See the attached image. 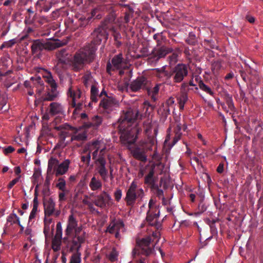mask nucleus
I'll list each match as a JSON object with an SVG mask.
<instances>
[{
    "instance_id": "obj_1",
    "label": "nucleus",
    "mask_w": 263,
    "mask_h": 263,
    "mask_svg": "<svg viewBox=\"0 0 263 263\" xmlns=\"http://www.w3.org/2000/svg\"><path fill=\"white\" fill-rule=\"evenodd\" d=\"M138 111L128 109L123 111L118 120V128L120 133V139L123 144L128 149L132 148L137 139L138 129L135 120L137 117Z\"/></svg>"
},
{
    "instance_id": "obj_2",
    "label": "nucleus",
    "mask_w": 263,
    "mask_h": 263,
    "mask_svg": "<svg viewBox=\"0 0 263 263\" xmlns=\"http://www.w3.org/2000/svg\"><path fill=\"white\" fill-rule=\"evenodd\" d=\"M73 232H74V236L72 240L68 242V246L70 250L80 249L82 244L85 242L86 234L83 230L82 227H78V221L72 214L68 218L65 234L69 236Z\"/></svg>"
},
{
    "instance_id": "obj_3",
    "label": "nucleus",
    "mask_w": 263,
    "mask_h": 263,
    "mask_svg": "<svg viewBox=\"0 0 263 263\" xmlns=\"http://www.w3.org/2000/svg\"><path fill=\"white\" fill-rule=\"evenodd\" d=\"M97 50L95 45L89 44L79 50L74 54L72 61V67L75 71H78L83 67L87 62H90L94 59Z\"/></svg>"
},
{
    "instance_id": "obj_4",
    "label": "nucleus",
    "mask_w": 263,
    "mask_h": 263,
    "mask_svg": "<svg viewBox=\"0 0 263 263\" xmlns=\"http://www.w3.org/2000/svg\"><path fill=\"white\" fill-rule=\"evenodd\" d=\"M151 237L147 236L137 241V246L134 248L132 252V257L133 259L136 258L140 254L148 256L153 250V246H151Z\"/></svg>"
},
{
    "instance_id": "obj_5",
    "label": "nucleus",
    "mask_w": 263,
    "mask_h": 263,
    "mask_svg": "<svg viewBox=\"0 0 263 263\" xmlns=\"http://www.w3.org/2000/svg\"><path fill=\"white\" fill-rule=\"evenodd\" d=\"M70 164V161L69 159H65L60 163L57 158L51 157L48 160L47 172L51 173L53 170L56 176L64 175L68 171Z\"/></svg>"
},
{
    "instance_id": "obj_6",
    "label": "nucleus",
    "mask_w": 263,
    "mask_h": 263,
    "mask_svg": "<svg viewBox=\"0 0 263 263\" xmlns=\"http://www.w3.org/2000/svg\"><path fill=\"white\" fill-rule=\"evenodd\" d=\"M107 141L104 139L95 140L88 142L86 145L87 150L92 153V159L96 160L101 156L104 157L107 148Z\"/></svg>"
},
{
    "instance_id": "obj_7",
    "label": "nucleus",
    "mask_w": 263,
    "mask_h": 263,
    "mask_svg": "<svg viewBox=\"0 0 263 263\" xmlns=\"http://www.w3.org/2000/svg\"><path fill=\"white\" fill-rule=\"evenodd\" d=\"M67 95L72 99L71 106L75 108L73 114L79 110L85 101V95L78 87L71 86L69 88Z\"/></svg>"
},
{
    "instance_id": "obj_8",
    "label": "nucleus",
    "mask_w": 263,
    "mask_h": 263,
    "mask_svg": "<svg viewBox=\"0 0 263 263\" xmlns=\"http://www.w3.org/2000/svg\"><path fill=\"white\" fill-rule=\"evenodd\" d=\"M144 196V190L142 188L138 189L136 182L133 181L126 191L124 200L127 205L133 206L136 202L137 197L142 199Z\"/></svg>"
},
{
    "instance_id": "obj_9",
    "label": "nucleus",
    "mask_w": 263,
    "mask_h": 263,
    "mask_svg": "<svg viewBox=\"0 0 263 263\" xmlns=\"http://www.w3.org/2000/svg\"><path fill=\"white\" fill-rule=\"evenodd\" d=\"M164 73L167 78L172 77L175 83H180L187 76L188 67L185 64H178L174 67L171 73L170 74L166 71H164Z\"/></svg>"
},
{
    "instance_id": "obj_10",
    "label": "nucleus",
    "mask_w": 263,
    "mask_h": 263,
    "mask_svg": "<svg viewBox=\"0 0 263 263\" xmlns=\"http://www.w3.org/2000/svg\"><path fill=\"white\" fill-rule=\"evenodd\" d=\"M95 197L96 199L94 200L93 203L95 205L101 209H104L109 208L114 203L111 196L105 191H102Z\"/></svg>"
},
{
    "instance_id": "obj_11",
    "label": "nucleus",
    "mask_w": 263,
    "mask_h": 263,
    "mask_svg": "<svg viewBox=\"0 0 263 263\" xmlns=\"http://www.w3.org/2000/svg\"><path fill=\"white\" fill-rule=\"evenodd\" d=\"M103 95L105 96L100 103L101 110L105 113L109 114L113 111L117 105V101L113 98L108 97L105 91L103 90L100 94V97Z\"/></svg>"
},
{
    "instance_id": "obj_12",
    "label": "nucleus",
    "mask_w": 263,
    "mask_h": 263,
    "mask_svg": "<svg viewBox=\"0 0 263 263\" xmlns=\"http://www.w3.org/2000/svg\"><path fill=\"white\" fill-rule=\"evenodd\" d=\"M125 231L124 224L121 219H114L107 227L106 232L114 234L117 239L121 237V233Z\"/></svg>"
},
{
    "instance_id": "obj_13",
    "label": "nucleus",
    "mask_w": 263,
    "mask_h": 263,
    "mask_svg": "<svg viewBox=\"0 0 263 263\" xmlns=\"http://www.w3.org/2000/svg\"><path fill=\"white\" fill-rule=\"evenodd\" d=\"M149 210L147 213L146 220L150 224L153 225L157 221L159 215V207L156 205V201L153 199H150L148 203Z\"/></svg>"
},
{
    "instance_id": "obj_14",
    "label": "nucleus",
    "mask_w": 263,
    "mask_h": 263,
    "mask_svg": "<svg viewBox=\"0 0 263 263\" xmlns=\"http://www.w3.org/2000/svg\"><path fill=\"white\" fill-rule=\"evenodd\" d=\"M65 43L58 40V41L55 42V46L49 47L48 45L50 44V42H48L47 44H44L40 40H37L33 42L31 46V50L32 53L35 54L37 53L38 52L42 51L45 49L48 48V49H53L56 47H60L65 45Z\"/></svg>"
},
{
    "instance_id": "obj_15",
    "label": "nucleus",
    "mask_w": 263,
    "mask_h": 263,
    "mask_svg": "<svg viewBox=\"0 0 263 263\" xmlns=\"http://www.w3.org/2000/svg\"><path fill=\"white\" fill-rule=\"evenodd\" d=\"M123 65V57L122 54L115 55L111 60V62L107 63L106 70L108 74H111V71L120 69Z\"/></svg>"
},
{
    "instance_id": "obj_16",
    "label": "nucleus",
    "mask_w": 263,
    "mask_h": 263,
    "mask_svg": "<svg viewBox=\"0 0 263 263\" xmlns=\"http://www.w3.org/2000/svg\"><path fill=\"white\" fill-rule=\"evenodd\" d=\"M98 166V171L104 181L108 180V171L106 168V161L104 157L101 156L95 160Z\"/></svg>"
},
{
    "instance_id": "obj_17",
    "label": "nucleus",
    "mask_w": 263,
    "mask_h": 263,
    "mask_svg": "<svg viewBox=\"0 0 263 263\" xmlns=\"http://www.w3.org/2000/svg\"><path fill=\"white\" fill-rule=\"evenodd\" d=\"M94 37L93 44H100L103 40L106 41L108 39V33L106 29L102 26H100L95 30L92 33Z\"/></svg>"
},
{
    "instance_id": "obj_18",
    "label": "nucleus",
    "mask_w": 263,
    "mask_h": 263,
    "mask_svg": "<svg viewBox=\"0 0 263 263\" xmlns=\"http://www.w3.org/2000/svg\"><path fill=\"white\" fill-rule=\"evenodd\" d=\"M147 83V79L145 77L143 76L139 77L131 82L129 88L133 91H138L141 89H144Z\"/></svg>"
},
{
    "instance_id": "obj_19",
    "label": "nucleus",
    "mask_w": 263,
    "mask_h": 263,
    "mask_svg": "<svg viewBox=\"0 0 263 263\" xmlns=\"http://www.w3.org/2000/svg\"><path fill=\"white\" fill-rule=\"evenodd\" d=\"M173 49L171 47L162 46H160L158 44L153 50V53L157 60L164 57L166 54L172 52Z\"/></svg>"
},
{
    "instance_id": "obj_20",
    "label": "nucleus",
    "mask_w": 263,
    "mask_h": 263,
    "mask_svg": "<svg viewBox=\"0 0 263 263\" xmlns=\"http://www.w3.org/2000/svg\"><path fill=\"white\" fill-rule=\"evenodd\" d=\"M145 149H151V145L149 147H144L143 149L139 147H136L131 151V153L136 159L143 162H145L147 160V157L145 154Z\"/></svg>"
},
{
    "instance_id": "obj_21",
    "label": "nucleus",
    "mask_w": 263,
    "mask_h": 263,
    "mask_svg": "<svg viewBox=\"0 0 263 263\" xmlns=\"http://www.w3.org/2000/svg\"><path fill=\"white\" fill-rule=\"evenodd\" d=\"M45 217H50L55 212V203L52 198H50L44 203Z\"/></svg>"
},
{
    "instance_id": "obj_22",
    "label": "nucleus",
    "mask_w": 263,
    "mask_h": 263,
    "mask_svg": "<svg viewBox=\"0 0 263 263\" xmlns=\"http://www.w3.org/2000/svg\"><path fill=\"white\" fill-rule=\"evenodd\" d=\"M69 125L67 124H62L55 127V129L60 132L59 135L60 140L63 143L64 145H66V143H65L66 138L69 135Z\"/></svg>"
},
{
    "instance_id": "obj_23",
    "label": "nucleus",
    "mask_w": 263,
    "mask_h": 263,
    "mask_svg": "<svg viewBox=\"0 0 263 263\" xmlns=\"http://www.w3.org/2000/svg\"><path fill=\"white\" fill-rule=\"evenodd\" d=\"M40 69L43 70V77L45 79V81L48 83V87L55 89V88L57 87V85L52 76L51 73L44 69Z\"/></svg>"
},
{
    "instance_id": "obj_24",
    "label": "nucleus",
    "mask_w": 263,
    "mask_h": 263,
    "mask_svg": "<svg viewBox=\"0 0 263 263\" xmlns=\"http://www.w3.org/2000/svg\"><path fill=\"white\" fill-rule=\"evenodd\" d=\"M50 113L52 115H61L64 112V108L61 103L52 102L50 104Z\"/></svg>"
},
{
    "instance_id": "obj_25",
    "label": "nucleus",
    "mask_w": 263,
    "mask_h": 263,
    "mask_svg": "<svg viewBox=\"0 0 263 263\" xmlns=\"http://www.w3.org/2000/svg\"><path fill=\"white\" fill-rule=\"evenodd\" d=\"M56 56L59 62L61 63L65 64L68 61L69 54L65 49L59 50L57 53Z\"/></svg>"
},
{
    "instance_id": "obj_26",
    "label": "nucleus",
    "mask_w": 263,
    "mask_h": 263,
    "mask_svg": "<svg viewBox=\"0 0 263 263\" xmlns=\"http://www.w3.org/2000/svg\"><path fill=\"white\" fill-rule=\"evenodd\" d=\"M102 123L101 117L96 115L91 118V121L86 123L85 126L87 127L97 128Z\"/></svg>"
},
{
    "instance_id": "obj_27",
    "label": "nucleus",
    "mask_w": 263,
    "mask_h": 263,
    "mask_svg": "<svg viewBox=\"0 0 263 263\" xmlns=\"http://www.w3.org/2000/svg\"><path fill=\"white\" fill-rule=\"evenodd\" d=\"M89 186L92 191H99L102 189V183L100 179L93 176L89 182Z\"/></svg>"
},
{
    "instance_id": "obj_28",
    "label": "nucleus",
    "mask_w": 263,
    "mask_h": 263,
    "mask_svg": "<svg viewBox=\"0 0 263 263\" xmlns=\"http://www.w3.org/2000/svg\"><path fill=\"white\" fill-rule=\"evenodd\" d=\"M57 96L58 91L57 88H55V89H53L50 87V88H48V91L41 96V98L44 101H52Z\"/></svg>"
},
{
    "instance_id": "obj_29",
    "label": "nucleus",
    "mask_w": 263,
    "mask_h": 263,
    "mask_svg": "<svg viewBox=\"0 0 263 263\" xmlns=\"http://www.w3.org/2000/svg\"><path fill=\"white\" fill-rule=\"evenodd\" d=\"M159 84H157L154 87L147 89V93L148 96L154 101H155L157 100V95L159 91Z\"/></svg>"
},
{
    "instance_id": "obj_30",
    "label": "nucleus",
    "mask_w": 263,
    "mask_h": 263,
    "mask_svg": "<svg viewBox=\"0 0 263 263\" xmlns=\"http://www.w3.org/2000/svg\"><path fill=\"white\" fill-rule=\"evenodd\" d=\"M251 78L250 81L252 85H257L261 81V78L256 70H251L250 71Z\"/></svg>"
},
{
    "instance_id": "obj_31",
    "label": "nucleus",
    "mask_w": 263,
    "mask_h": 263,
    "mask_svg": "<svg viewBox=\"0 0 263 263\" xmlns=\"http://www.w3.org/2000/svg\"><path fill=\"white\" fill-rule=\"evenodd\" d=\"M35 82L36 84L35 85V86L36 88V92L39 95H42L45 89L43 82L42 81L40 77H36Z\"/></svg>"
},
{
    "instance_id": "obj_32",
    "label": "nucleus",
    "mask_w": 263,
    "mask_h": 263,
    "mask_svg": "<svg viewBox=\"0 0 263 263\" xmlns=\"http://www.w3.org/2000/svg\"><path fill=\"white\" fill-rule=\"evenodd\" d=\"M74 250H76V252L71 255L69 263H81V254L79 249H74L72 251Z\"/></svg>"
},
{
    "instance_id": "obj_33",
    "label": "nucleus",
    "mask_w": 263,
    "mask_h": 263,
    "mask_svg": "<svg viewBox=\"0 0 263 263\" xmlns=\"http://www.w3.org/2000/svg\"><path fill=\"white\" fill-rule=\"evenodd\" d=\"M221 68V64L219 61H214L211 65V70L214 76H217Z\"/></svg>"
},
{
    "instance_id": "obj_34",
    "label": "nucleus",
    "mask_w": 263,
    "mask_h": 263,
    "mask_svg": "<svg viewBox=\"0 0 263 263\" xmlns=\"http://www.w3.org/2000/svg\"><path fill=\"white\" fill-rule=\"evenodd\" d=\"M7 223L13 225L15 223L20 224V218L15 213L10 214L7 218Z\"/></svg>"
},
{
    "instance_id": "obj_35",
    "label": "nucleus",
    "mask_w": 263,
    "mask_h": 263,
    "mask_svg": "<svg viewBox=\"0 0 263 263\" xmlns=\"http://www.w3.org/2000/svg\"><path fill=\"white\" fill-rule=\"evenodd\" d=\"M199 87L202 91L206 93L213 96L214 94V92L212 90L211 88L208 85L205 84L202 81H200L199 82Z\"/></svg>"
},
{
    "instance_id": "obj_36",
    "label": "nucleus",
    "mask_w": 263,
    "mask_h": 263,
    "mask_svg": "<svg viewBox=\"0 0 263 263\" xmlns=\"http://www.w3.org/2000/svg\"><path fill=\"white\" fill-rule=\"evenodd\" d=\"M179 108L181 110H183L185 103L187 100V96L185 93H181L177 98Z\"/></svg>"
},
{
    "instance_id": "obj_37",
    "label": "nucleus",
    "mask_w": 263,
    "mask_h": 263,
    "mask_svg": "<svg viewBox=\"0 0 263 263\" xmlns=\"http://www.w3.org/2000/svg\"><path fill=\"white\" fill-rule=\"evenodd\" d=\"M66 181L63 178L58 179V183L56 184V187L61 191H67L68 190L66 189Z\"/></svg>"
},
{
    "instance_id": "obj_38",
    "label": "nucleus",
    "mask_w": 263,
    "mask_h": 263,
    "mask_svg": "<svg viewBox=\"0 0 263 263\" xmlns=\"http://www.w3.org/2000/svg\"><path fill=\"white\" fill-rule=\"evenodd\" d=\"M225 101L229 108V110H230L231 111H233L234 110L235 107L233 103L232 97L230 96L229 95H228L226 96Z\"/></svg>"
},
{
    "instance_id": "obj_39",
    "label": "nucleus",
    "mask_w": 263,
    "mask_h": 263,
    "mask_svg": "<svg viewBox=\"0 0 263 263\" xmlns=\"http://www.w3.org/2000/svg\"><path fill=\"white\" fill-rule=\"evenodd\" d=\"M36 77H32L30 80H26L24 82V86L27 90L32 88L36 84L35 79Z\"/></svg>"
},
{
    "instance_id": "obj_40",
    "label": "nucleus",
    "mask_w": 263,
    "mask_h": 263,
    "mask_svg": "<svg viewBox=\"0 0 263 263\" xmlns=\"http://www.w3.org/2000/svg\"><path fill=\"white\" fill-rule=\"evenodd\" d=\"M154 171L152 170L149 171L148 174L145 176L144 182L145 184H152L154 182L153 176Z\"/></svg>"
},
{
    "instance_id": "obj_41",
    "label": "nucleus",
    "mask_w": 263,
    "mask_h": 263,
    "mask_svg": "<svg viewBox=\"0 0 263 263\" xmlns=\"http://www.w3.org/2000/svg\"><path fill=\"white\" fill-rule=\"evenodd\" d=\"M7 102V96L6 93L0 92V110L3 109Z\"/></svg>"
},
{
    "instance_id": "obj_42",
    "label": "nucleus",
    "mask_w": 263,
    "mask_h": 263,
    "mask_svg": "<svg viewBox=\"0 0 263 263\" xmlns=\"http://www.w3.org/2000/svg\"><path fill=\"white\" fill-rule=\"evenodd\" d=\"M118 252L114 248L109 253L108 257L110 261H115L118 259Z\"/></svg>"
},
{
    "instance_id": "obj_43",
    "label": "nucleus",
    "mask_w": 263,
    "mask_h": 263,
    "mask_svg": "<svg viewBox=\"0 0 263 263\" xmlns=\"http://www.w3.org/2000/svg\"><path fill=\"white\" fill-rule=\"evenodd\" d=\"M112 31L113 32L112 35L114 36L115 41L117 42V44L118 45H121V42L119 41V40L121 38L120 33L116 31L114 28L112 29Z\"/></svg>"
},
{
    "instance_id": "obj_44",
    "label": "nucleus",
    "mask_w": 263,
    "mask_h": 263,
    "mask_svg": "<svg viewBox=\"0 0 263 263\" xmlns=\"http://www.w3.org/2000/svg\"><path fill=\"white\" fill-rule=\"evenodd\" d=\"M181 136V132L175 133V137H174L172 143L170 146L171 148H172L178 142V141L180 139Z\"/></svg>"
},
{
    "instance_id": "obj_45",
    "label": "nucleus",
    "mask_w": 263,
    "mask_h": 263,
    "mask_svg": "<svg viewBox=\"0 0 263 263\" xmlns=\"http://www.w3.org/2000/svg\"><path fill=\"white\" fill-rule=\"evenodd\" d=\"M86 138V136L85 133H79L71 138V141L77 140H83Z\"/></svg>"
},
{
    "instance_id": "obj_46",
    "label": "nucleus",
    "mask_w": 263,
    "mask_h": 263,
    "mask_svg": "<svg viewBox=\"0 0 263 263\" xmlns=\"http://www.w3.org/2000/svg\"><path fill=\"white\" fill-rule=\"evenodd\" d=\"M186 42L191 45L195 44L197 41L196 35L193 33H190L189 36L186 40Z\"/></svg>"
},
{
    "instance_id": "obj_47",
    "label": "nucleus",
    "mask_w": 263,
    "mask_h": 263,
    "mask_svg": "<svg viewBox=\"0 0 263 263\" xmlns=\"http://www.w3.org/2000/svg\"><path fill=\"white\" fill-rule=\"evenodd\" d=\"M122 196V190L120 189H118L116 190V191L114 193V197L115 200L119 202Z\"/></svg>"
},
{
    "instance_id": "obj_48",
    "label": "nucleus",
    "mask_w": 263,
    "mask_h": 263,
    "mask_svg": "<svg viewBox=\"0 0 263 263\" xmlns=\"http://www.w3.org/2000/svg\"><path fill=\"white\" fill-rule=\"evenodd\" d=\"M50 224L48 223L47 217L44 218V233L45 235L49 234L50 231Z\"/></svg>"
},
{
    "instance_id": "obj_49",
    "label": "nucleus",
    "mask_w": 263,
    "mask_h": 263,
    "mask_svg": "<svg viewBox=\"0 0 263 263\" xmlns=\"http://www.w3.org/2000/svg\"><path fill=\"white\" fill-rule=\"evenodd\" d=\"M37 212V208L32 207V210L30 213V215L29 217V222L31 221L32 219L35 218Z\"/></svg>"
},
{
    "instance_id": "obj_50",
    "label": "nucleus",
    "mask_w": 263,
    "mask_h": 263,
    "mask_svg": "<svg viewBox=\"0 0 263 263\" xmlns=\"http://www.w3.org/2000/svg\"><path fill=\"white\" fill-rule=\"evenodd\" d=\"M90 159H91V155H90V152H89L86 156H82L81 157L82 161L87 163V164H89Z\"/></svg>"
},
{
    "instance_id": "obj_51",
    "label": "nucleus",
    "mask_w": 263,
    "mask_h": 263,
    "mask_svg": "<svg viewBox=\"0 0 263 263\" xmlns=\"http://www.w3.org/2000/svg\"><path fill=\"white\" fill-rule=\"evenodd\" d=\"M68 193V190L67 191H61L59 193V200L60 202L66 200V195Z\"/></svg>"
},
{
    "instance_id": "obj_52",
    "label": "nucleus",
    "mask_w": 263,
    "mask_h": 263,
    "mask_svg": "<svg viewBox=\"0 0 263 263\" xmlns=\"http://www.w3.org/2000/svg\"><path fill=\"white\" fill-rule=\"evenodd\" d=\"M178 53L176 52H174L170 56V63L171 64H174L177 61Z\"/></svg>"
},
{
    "instance_id": "obj_53",
    "label": "nucleus",
    "mask_w": 263,
    "mask_h": 263,
    "mask_svg": "<svg viewBox=\"0 0 263 263\" xmlns=\"http://www.w3.org/2000/svg\"><path fill=\"white\" fill-rule=\"evenodd\" d=\"M21 176L19 175L18 177L13 179L9 183L8 185V187L9 189H11L17 182H18L20 179Z\"/></svg>"
},
{
    "instance_id": "obj_54",
    "label": "nucleus",
    "mask_w": 263,
    "mask_h": 263,
    "mask_svg": "<svg viewBox=\"0 0 263 263\" xmlns=\"http://www.w3.org/2000/svg\"><path fill=\"white\" fill-rule=\"evenodd\" d=\"M88 203V207L90 211L92 212H96L97 214H99L100 212L98 211V209H97L93 205V203L91 202L90 203Z\"/></svg>"
},
{
    "instance_id": "obj_55",
    "label": "nucleus",
    "mask_w": 263,
    "mask_h": 263,
    "mask_svg": "<svg viewBox=\"0 0 263 263\" xmlns=\"http://www.w3.org/2000/svg\"><path fill=\"white\" fill-rule=\"evenodd\" d=\"M15 149L11 146H9L4 149V153L5 155L14 152Z\"/></svg>"
},
{
    "instance_id": "obj_56",
    "label": "nucleus",
    "mask_w": 263,
    "mask_h": 263,
    "mask_svg": "<svg viewBox=\"0 0 263 263\" xmlns=\"http://www.w3.org/2000/svg\"><path fill=\"white\" fill-rule=\"evenodd\" d=\"M98 89L96 86H91L90 90L91 95H98Z\"/></svg>"
},
{
    "instance_id": "obj_57",
    "label": "nucleus",
    "mask_w": 263,
    "mask_h": 263,
    "mask_svg": "<svg viewBox=\"0 0 263 263\" xmlns=\"http://www.w3.org/2000/svg\"><path fill=\"white\" fill-rule=\"evenodd\" d=\"M25 233L26 235L29 236L30 241H32L31 238L32 236V230L30 228L27 227L25 231Z\"/></svg>"
},
{
    "instance_id": "obj_58",
    "label": "nucleus",
    "mask_w": 263,
    "mask_h": 263,
    "mask_svg": "<svg viewBox=\"0 0 263 263\" xmlns=\"http://www.w3.org/2000/svg\"><path fill=\"white\" fill-rule=\"evenodd\" d=\"M52 249L54 251H58L60 249V245L59 242L53 241L52 242Z\"/></svg>"
},
{
    "instance_id": "obj_59",
    "label": "nucleus",
    "mask_w": 263,
    "mask_h": 263,
    "mask_svg": "<svg viewBox=\"0 0 263 263\" xmlns=\"http://www.w3.org/2000/svg\"><path fill=\"white\" fill-rule=\"evenodd\" d=\"M39 202L37 196L36 195H35L33 200V207L37 208H38Z\"/></svg>"
},
{
    "instance_id": "obj_60",
    "label": "nucleus",
    "mask_w": 263,
    "mask_h": 263,
    "mask_svg": "<svg viewBox=\"0 0 263 263\" xmlns=\"http://www.w3.org/2000/svg\"><path fill=\"white\" fill-rule=\"evenodd\" d=\"M174 103V99L172 97L168 99L166 102V104L168 106L172 105Z\"/></svg>"
},
{
    "instance_id": "obj_61",
    "label": "nucleus",
    "mask_w": 263,
    "mask_h": 263,
    "mask_svg": "<svg viewBox=\"0 0 263 263\" xmlns=\"http://www.w3.org/2000/svg\"><path fill=\"white\" fill-rule=\"evenodd\" d=\"M223 164L220 163L217 168V171L219 173H222L223 171Z\"/></svg>"
},
{
    "instance_id": "obj_62",
    "label": "nucleus",
    "mask_w": 263,
    "mask_h": 263,
    "mask_svg": "<svg viewBox=\"0 0 263 263\" xmlns=\"http://www.w3.org/2000/svg\"><path fill=\"white\" fill-rule=\"evenodd\" d=\"M100 97V95H91V100L92 102L96 103L98 101V98Z\"/></svg>"
},
{
    "instance_id": "obj_63",
    "label": "nucleus",
    "mask_w": 263,
    "mask_h": 263,
    "mask_svg": "<svg viewBox=\"0 0 263 263\" xmlns=\"http://www.w3.org/2000/svg\"><path fill=\"white\" fill-rule=\"evenodd\" d=\"M161 37V36L159 34H155L153 36L154 39L157 41V44H158V45H159V41H160L159 38H160Z\"/></svg>"
},
{
    "instance_id": "obj_64",
    "label": "nucleus",
    "mask_w": 263,
    "mask_h": 263,
    "mask_svg": "<svg viewBox=\"0 0 263 263\" xmlns=\"http://www.w3.org/2000/svg\"><path fill=\"white\" fill-rule=\"evenodd\" d=\"M234 74L233 72H231L226 76L224 79L226 80H228L233 78L234 77Z\"/></svg>"
}]
</instances>
